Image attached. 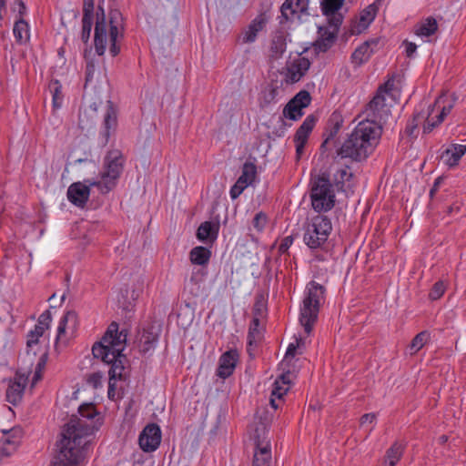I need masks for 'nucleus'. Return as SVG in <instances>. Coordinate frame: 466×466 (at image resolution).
<instances>
[{
	"instance_id": "obj_1",
	"label": "nucleus",
	"mask_w": 466,
	"mask_h": 466,
	"mask_svg": "<svg viewBox=\"0 0 466 466\" xmlns=\"http://www.w3.org/2000/svg\"><path fill=\"white\" fill-rule=\"evenodd\" d=\"M381 134L380 125L372 120H362L337 150V154L341 158H350L356 162L364 161L373 153Z\"/></svg>"
},
{
	"instance_id": "obj_2",
	"label": "nucleus",
	"mask_w": 466,
	"mask_h": 466,
	"mask_svg": "<svg viewBox=\"0 0 466 466\" xmlns=\"http://www.w3.org/2000/svg\"><path fill=\"white\" fill-rule=\"evenodd\" d=\"M325 287L314 280L307 284L299 314V322L304 328L305 335L294 337V341L289 344L287 350H301L316 347V345L312 343L309 334L317 322L320 304L325 298Z\"/></svg>"
},
{
	"instance_id": "obj_3",
	"label": "nucleus",
	"mask_w": 466,
	"mask_h": 466,
	"mask_svg": "<svg viewBox=\"0 0 466 466\" xmlns=\"http://www.w3.org/2000/svg\"><path fill=\"white\" fill-rule=\"evenodd\" d=\"M78 413L80 417L73 415L69 422L66 425V428L61 433V440L57 443L58 451L63 445V441L66 438L68 441L73 440L76 436H83L85 443L81 447V459L85 457L87 446L91 441V436L94 431L97 430V426L94 419L98 415L95 405L92 403L82 404L78 408Z\"/></svg>"
},
{
	"instance_id": "obj_4",
	"label": "nucleus",
	"mask_w": 466,
	"mask_h": 466,
	"mask_svg": "<svg viewBox=\"0 0 466 466\" xmlns=\"http://www.w3.org/2000/svg\"><path fill=\"white\" fill-rule=\"evenodd\" d=\"M125 157L118 149H112L107 152L104 158V171L101 173V180L90 182L102 194H107L113 190L124 170Z\"/></svg>"
},
{
	"instance_id": "obj_5",
	"label": "nucleus",
	"mask_w": 466,
	"mask_h": 466,
	"mask_svg": "<svg viewBox=\"0 0 466 466\" xmlns=\"http://www.w3.org/2000/svg\"><path fill=\"white\" fill-rule=\"evenodd\" d=\"M310 199L313 209L319 213L333 208L335 194L329 174L321 173L311 180Z\"/></svg>"
},
{
	"instance_id": "obj_6",
	"label": "nucleus",
	"mask_w": 466,
	"mask_h": 466,
	"mask_svg": "<svg viewBox=\"0 0 466 466\" xmlns=\"http://www.w3.org/2000/svg\"><path fill=\"white\" fill-rule=\"evenodd\" d=\"M332 224L327 216L317 215L304 227L303 240L311 249L321 248L328 240Z\"/></svg>"
},
{
	"instance_id": "obj_7",
	"label": "nucleus",
	"mask_w": 466,
	"mask_h": 466,
	"mask_svg": "<svg viewBox=\"0 0 466 466\" xmlns=\"http://www.w3.org/2000/svg\"><path fill=\"white\" fill-rule=\"evenodd\" d=\"M85 443L83 436H76L71 441L65 439L51 466H77L82 461L81 447Z\"/></svg>"
},
{
	"instance_id": "obj_8",
	"label": "nucleus",
	"mask_w": 466,
	"mask_h": 466,
	"mask_svg": "<svg viewBox=\"0 0 466 466\" xmlns=\"http://www.w3.org/2000/svg\"><path fill=\"white\" fill-rule=\"evenodd\" d=\"M252 438L255 444L252 466H271L272 457L268 431L263 423L255 429Z\"/></svg>"
},
{
	"instance_id": "obj_9",
	"label": "nucleus",
	"mask_w": 466,
	"mask_h": 466,
	"mask_svg": "<svg viewBox=\"0 0 466 466\" xmlns=\"http://www.w3.org/2000/svg\"><path fill=\"white\" fill-rule=\"evenodd\" d=\"M162 345V326L150 322L142 329H137L133 346L138 350H154Z\"/></svg>"
},
{
	"instance_id": "obj_10",
	"label": "nucleus",
	"mask_w": 466,
	"mask_h": 466,
	"mask_svg": "<svg viewBox=\"0 0 466 466\" xmlns=\"http://www.w3.org/2000/svg\"><path fill=\"white\" fill-rule=\"evenodd\" d=\"M78 327L77 314L68 310L60 319L55 340L56 350L72 346Z\"/></svg>"
},
{
	"instance_id": "obj_11",
	"label": "nucleus",
	"mask_w": 466,
	"mask_h": 466,
	"mask_svg": "<svg viewBox=\"0 0 466 466\" xmlns=\"http://www.w3.org/2000/svg\"><path fill=\"white\" fill-rule=\"evenodd\" d=\"M127 340V330L122 329L119 330V325L116 321H112L100 340L96 341L91 350H116V347H122L121 350H125Z\"/></svg>"
},
{
	"instance_id": "obj_12",
	"label": "nucleus",
	"mask_w": 466,
	"mask_h": 466,
	"mask_svg": "<svg viewBox=\"0 0 466 466\" xmlns=\"http://www.w3.org/2000/svg\"><path fill=\"white\" fill-rule=\"evenodd\" d=\"M95 358L101 357L103 361L110 364L109 374V388L113 389L114 383L112 380H122L124 377L125 364L127 360L123 351H92Z\"/></svg>"
},
{
	"instance_id": "obj_13",
	"label": "nucleus",
	"mask_w": 466,
	"mask_h": 466,
	"mask_svg": "<svg viewBox=\"0 0 466 466\" xmlns=\"http://www.w3.org/2000/svg\"><path fill=\"white\" fill-rule=\"evenodd\" d=\"M385 100V96L377 91L373 98L366 106V120L375 121V123H378L382 127V123L386 122L390 113V109L386 107Z\"/></svg>"
},
{
	"instance_id": "obj_14",
	"label": "nucleus",
	"mask_w": 466,
	"mask_h": 466,
	"mask_svg": "<svg viewBox=\"0 0 466 466\" xmlns=\"http://www.w3.org/2000/svg\"><path fill=\"white\" fill-rule=\"evenodd\" d=\"M94 43L96 54L103 56L107 43V25L104 8L100 5L96 11Z\"/></svg>"
},
{
	"instance_id": "obj_15",
	"label": "nucleus",
	"mask_w": 466,
	"mask_h": 466,
	"mask_svg": "<svg viewBox=\"0 0 466 466\" xmlns=\"http://www.w3.org/2000/svg\"><path fill=\"white\" fill-rule=\"evenodd\" d=\"M161 441V431L157 424L150 423L141 431L138 443L140 448L146 452L156 451Z\"/></svg>"
},
{
	"instance_id": "obj_16",
	"label": "nucleus",
	"mask_w": 466,
	"mask_h": 466,
	"mask_svg": "<svg viewBox=\"0 0 466 466\" xmlns=\"http://www.w3.org/2000/svg\"><path fill=\"white\" fill-rule=\"evenodd\" d=\"M122 16L119 11L113 10L109 13V52L112 56H116L120 53V46L117 45L118 37H122Z\"/></svg>"
},
{
	"instance_id": "obj_17",
	"label": "nucleus",
	"mask_w": 466,
	"mask_h": 466,
	"mask_svg": "<svg viewBox=\"0 0 466 466\" xmlns=\"http://www.w3.org/2000/svg\"><path fill=\"white\" fill-rule=\"evenodd\" d=\"M309 0H286L280 7V24L292 21L295 15H309Z\"/></svg>"
},
{
	"instance_id": "obj_18",
	"label": "nucleus",
	"mask_w": 466,
	"mask_h": 466,
	"mask_svg": "<svg viewBox=\"0 0 466 466\" xmlns=\"http://www.w3.org/2000/svg\"><path fill=\"white\" fill-rule=\"evenodd\" d=\"M86 183H88V185L81 183V182H75L71 184L67 189V198L68 200L75 206L78 208H84L86 204V202L89 199L90 196V182H93L92 180H85Z\"/></svg>"
},
{
	"instance_id": "obj_19",
	"label": "nucleus",
	"mask_w": 466,
	"mask_h": 466,
	"mask_svg": "<svg viewBox=\"0 0 466 466\" xmlns=\"http://www.w3.org/2000/svg\"><path fill=\"white\" fill-rule=\"evenodd\" d=\"M28 378L22 373L16 371L14 380H11L6 390V400L9 403L16 405L21 401Z\"/></svg>"
},
{
	"instance_id": "obj_20",
	"label": "nucleus",
	"mask_w": 466,
	"mask_h": 466,
	"mask_svg": "<svg viewBox=\"0 0 466 466\" xmlns=\"http://www.w3.org/2000/svg\"><path fill=\"white\" fill-rule=\"evenodd\" d=\"M343 124V117L338 112H333L329 117L323 133L324 141L320 145V150L327 151L330 149V143L338 135Z\"/></svg>"
},
{
	"instance_id": "obj_21",
	"label": "nucleus",
	"mask_w": 466,
	"mask_h": 466,
	"mask_svg": "<svg viewBox=\"0 0 466 466\" xmlns=\"http://www.w3.org/2000/svg\"><path fill=\"white\" fill-rule=\"evenodd\" d=\"M310 61L304 56H299L287 65L286 81L290 84L299 82L309 71Z\"/></svg>"
},
{
	"instance_id": "obj_22",
	"label": "nucleus",
	"mask_w": 466,
	"mask_h": 466,
	"mask_svg": "<svg viewBox=\"0 0 466 466\" xmlns=\"http://www.w3.org/2000/svg\"><path fill=\"white\" fill-rule=\"evenodd\" d=\"M220 228L219 216L217 215L209 221H205L197 229V238L204 243L213 244L218 237Z\"/></svg>"
},
{
	"instance_id": "obj_23",
	"label": "nucleus",
	"mask_w": 466,
	"mask_h": 466,
	"mask_svg": "<svg viewBox=\"0 0 466 466\" xmlns=\"http://www.w3.org/2000/svg\"><path fill=\"white\" fill-rule=\"evenodd\" d=\"M52 320L51 312L47 309L44 311L38 318L37 324L34 329L30 330L26 337V346L28 348L35 345L39 338L42 337L46 329H49Z\"/></svg>"
},
{
	"instance_id": "obj_24",
	"label": "nucleus",
	"mask_w": 466,
	"mask_h": 466,
	"mask_svg": "<svg viewBox=\"0 0 466 466\" xmlns=\"http://www.w3.org/2000/svg\"><path fill=\"white\" fill-rule=\"evenodd\" d=\"M239 356L238 351H224L218 360L216 371L218 377L227 379L231 376L236 369Z\"/></svg>"
},
{
	"instance_id": "obj_25",
	"label": "nucleus",
	"mask_w": 466,
	"mask_h": 466,
	"mask_svg": "<svg viewBox=\"0 0 466 466\" xmlns=\"http://www.w3.org/2000/svg\"><path fill=\"white\" fill-rule=\"evenodd\" d=\"M299 351H286L285 356L279 363L281 374L288 375V378L293 380L299 371L303 360L298 356Z\"/></svg>"
},
{
	"instance_id": "obj_26",
	"label": "nucleus",
	"mask_w": 466,
	"mask_h": 466,
	"mask_svg": "<svg viewBox=\"0 0 466 466\" xmlns=\"http://www.w3.org/2000/svg\"><path fill=\"white\" fill-rule=\"evenodd\" d=\"M20 430L3 431L4 437L0 440V457H9L17 449L20 442Z\"/></svg>"
},
{
	"instance_id": "obj_27",
	"label": "nucleus",
	"mask_w": 466,
	"mask_h": 466,
	"mask_svg": "<svg viewBox=\"0 0 466 466\" xmlns=\"http://www.w3.org/2000/svg\"><path fill=\"white\" fill-rule=\"evenodd\" d=\"M292 383V380L288 378V375L280 374L277 377L276 380L272 384L271 395H270V405L273 409L279 408L277 400H281L282 398L289 390Z\"/></svg>"
},
{
	"instance_id": "obj_28",
	"label": "nucleus",
	"mask_w": 466,
	"mask_h": 466,
	"mask_svg": "<svg viewBox=\"0 0 466 466\" xmlns=\"http://www.w3.org/2000/svg\"><path fill=\"white\" fill-rule=\"evenodd\" d=\"M95 0H83V17L81 39L87 43L90 38L94 19Z\"/></svg>"
},
{
	"instance_id": "obj_29",
	"label": "nucleus",
	"mask_w": 466,
	"mask_h": 466,
	"mask_svg": "<svg viewBox=\"0 0 466 466\" xmlns=\"http://www.w3.org/2000/svg\"><path fill=\"white\" fill-rule=\"evenodd\" d=\"M383 2L384 0H375L360 12L357 33H360L362 30H365L370 26V25L374 21Z\"/></svg>"
},
{
	"instance_id": "obj_30",
	"label": "nucleus",
	"mask_w": 466,
	"mask_h": 466,
	"mask_svg": "<svg viewBox=\"0 0 466 466\" xmlns=\"http://www.w3.org/2000/svg\"><path fill=\"white\" fill-rule=\"evenodd\" d=\"M117 127V115L116 109L114 106L112 101H106V109L104 115L103 120V132L102 135L105 139V143H107L111 132H115Z\"/></svg>"
},
{
	"instance_id": "obj_31",
	"label": "nucleus",
	"mask_w": 466,
	"mask_h": 466,
	"mask_svg": "<svg viewBox=\"0 0 466 466\" xmlns=\"http://www.w3.org/2000/svg\"><path fill=\"white\" fill-rule=\"evenodd\" d=\"M288 34L284 30H277L273 33L270 40L269 56L278 60L282 57L287 49Z\"/></svg>"
},
{
	"instance_id": "obj_32",
	"label": "nucleus",
	"mask_w": 466,
	"mask_h": 466,
	"mask_svg": "<svg viewBox=\"0 0 466 466\" xmlns=\"http://www.w3.org/2000/svg\"><path fill=\"white\" fill-rule=\"evenodd\" d=\"M303 107H300V106L296 105L295 103L291 102L290 100L287 103V105L284 106L282 111L283 117H280V127L279 132L277 133L279 137L284 136V133L286 131L287 123L284 121L283 118H287L292 121H298L299 120L303 115Z\"/></svg>"
},
{
	"instance_id": "obj_33",
	"label": "nucleus",
	"mask_w": 466,
	"mask_h": 466,
	"mask_svg": "<svg viewBox=\"0 0 466 466\" xmlns=\"http://www.w3.org/2000/svg\"><path fill=\"white\" fill-rule=\"evenodd\" d=\"M97 119V106L96 103H93L87 108L80 110L78 126L83 131H89L95 127Z\"/></svg>"
},
{
	"instance_id": "obj_34",
	"label": "nucleus",
	"mask_w": 466,
	"mask_h": 466,
	"mask_svg": "<svg viewBox=\"0 0 466 466\" xmlns=\"http://www.w3.org/2000/svg\"><path fill=\"white\" fill-rule=\"evenodd\" d=\"M317 116L313 114L309 115L303 123L299 126L294 135V142H300L306 144L308 142V138L312 132L316 123Z\"/></svg>"
},
{
	"instance_id": "obj_35",
	"label": "nucleus",
	"mask_w": 466,
	"mask_h": 466,
	"mask_svg": "<svg viewBox=\"0 0 466 466\" xmlns=\"http://www.w3.org/2000/svg\"><path fill=\"white\" fill-rule=\"evenodd\" d=\"M317 116L313 114L309 115L303 123L299 126L294 135V142H300L306 144L308 142V138L312 132L316 123Z\"/></svg>"
},
{
	"instance_id": "obj_36",
	"label": "nucleus",
	"mask_w": 466,
	"mask_h": 466,
	"mask_svg": "<svg viewBox=\"0 0 466 466\" xmlns=\"http://www.w3.org/2000/svg\"><path fill=\"white\" fill-rule=\"evenodd\" d=\"M466 153V146L452 144L451 148L445 149L441 154V158L449 167H452L459 164L461 157Z\"/></svg>"
},
{
	"instance_id": "obj_37",
	"label": "nucleus",
	"mask_w": 466,
	"mask_h": 466,
	"mask_svg": "<svg viewBox=\"0 0 466 466\" xmlns=\"http://www.w3.org/2000/svg\"><path fill=\"white\" fill-rule=\"evenodd\" d=\"M319 39L316 41L315 46L320 51L326 52L331 47L337 38L338 32L335 30L330 31L328 27H319Z\"/></svg>"
},
{
	"instance_id": "obj_38",
	"label": "nucleus",
	"mask_w": 466,
	"mask_h": 466,
	"mask_svg": "<svg viewBox=\"0 0 466 466\" xmlns=\"http://www.w3.org/2000/svg\"><path fill=\"white\" fill-rule=\"evenodd\" d=\"M266 23L267 19L262 15H258L255 19H253L244 33L243 42H254L257 38L258 33L263 30Z\"/></svg>"
},
{
	"instance_id": "obj_39",
	"label": "nucleus",
	"mask_w": 466,
	"mask_h": 466,
	"mask_svg": "<svg viewBox=\"0 0 466 466\" xmlns=\"http://www.w3.org/2000/svg\"><path fill=\"white\" fill-rule=\"evenodd\" d=\"M438 30L437 20L433 16H429L414 26V33L419 36H431Z\"/></svg>"
},
{
	"instance_id": "obj_40",
	"label": "nucleus",
	"mask_w": 466,
	"mask_h": 466,
	"mask_svg": "<svg viewBox=\"0 0 466 466\" xmlns=\"http://www.w3.org/2000/svg\"><path fill=\"white\" fill-rule=\"evenodd\" d=\"M211 250L203 246L193 248L189 252V258L192 264L205 266L209 262Z\"/></svg>"
},
{
	"instance_id": "obj_41",
	"label": "nucleus",
	"mask_w": 466,
	"mask_h": 466,
	"mask_svg": "<svg viewBox=\"0 0 466 466\" xmlns=\"http://www.w3.org/2000/svg\"><path fill=\"white\" fill-rule=\"evenodd\" d=\"M13 34L16 43L22 45L29 40V25L24 17H19L15 20Z\"/></svg>"
},
{
	"instance_id": "obj_42",
	"label": "nucleus",
	"mask_w": 466,
	"mask_h": 466,
	"mask_svg": "<svg viewBox=\"0 0 466 466\" xmlns=\"http://www.w3.org/2000/svg\"><path fill=\"white\" fill-rule=\"evenodd\" d=\"M36 360V351H23L19 354L18 360L20 366L16 371H22L25 377H29L33 370L34 363Z\"/></svg>"
},
{
	"instance_id": "obj_43",
	"label": "nucleus",
	"mask_w": 466,
	"mask_h": 466,
	"mask_svg": "<svg viewBox=\"0 0 466 466\" xmlns=\"http://www.w3.org/2000/svg\"><path fill=\"white\" fill-rule=\"evenodd\" d=\"M404 445L399 441H395L386 451L385 463L386 466H395L402 457Z\"/></svg>"
},
{
	"instance_id": "obj_44",
	"label": "nucleus",
	"mask_w": 466,
	"mask_h": 466,
	"mask_svg": "<svg viewBox=\"0 0 466 466\" xmlns=\"http://www.w3.org/2000/svg\"><path fill=\"white\" fill-rule=\"evenodd\" d=\"M373 53L374 48H369V43H363L352 53V63L356 66H361L370 59Z\"/></svg>"
},
{
	"instance_id": "obj_45",
	"label": "nucleus",
	"mask_w": 466,
	"mask_h": 466,
	"mask_svg": "<svg viewBox=\"0 0 466 466\" xmlns=\"http://www.w3.org/2000/svg\"><path fill=\"white\" fill-rule=\"evenodd\" d=\"M49 90L52 95V104L55 110L59 109L63 104L64 96L62 94L61 83L54 79L49 83Z\"/></svg>"
},
{
	"instance_id": "obj_46",
	"label": "nucleus",
	"mask_w": 466,
	"mask_h": 466,
	"mask_svg": "<svg viewBox=\"0 0 466 466\" xmlns=\"http://www.w3.org/2000/svg\"><path fill=\"white\" fill-rule=\"evenodd\" d=\"M257 176V166L253 162L247 161L243 164L242 173L238 179L240 182H244L246 185L249 186L254 181Z\"/></svg>"
},
{
	"instance_id": "obj_47",
	"label": "nucleus",
	"mask_w": 466,
	"mask_h": 466,
	"mask_svg": "<svg viewBox=\"0 0 466 466\" xmlns=\"http://www.w3.org/2000/svg\"><path fill=\"white\" fill-rule=\"evenodd\" d=\"M267 298L263 293H257L253 305V316L264 318L267 313Z\"/></svg>"
},
{
	"instance_id": "obj_48",
	"label": "nucleus",
	"mask_w": 466,
	"mask_h": 466,
	"mask_svg": "<svg viewBox=\"0 0 466 466\" xmlns=\"http://www.w3.org/2000/svg\"><path fill=\"white\" fill-rule=\"evenodd\" d=\"M353 177L352 173L348 172L346 168L339 169L333 177V184L337 190H344L346 181H349Z\"/></svg>"
},
{
	"instance_id": "obj_49",
	"label": "nucleus",
	"mask_w": 466,
	"mask_h": 466,
	"mask_svg": "<svg viewBox=\"0 0 466 466\" xmlns=\"http://www.w3.org/2000/svg\"><path fill=\"white\" fill-rule=\"evenodd\" d=\"M345 0H322L320 3L321 11L324 15L339 12Z\"/></svg>"
},
{
	"instance_id": "obj_50",
	"label": "nucleus",
	"mask_w": 466,
	"mask_h": 466,
	"mask_svg": "<svg viewBox=\"0 0 466 466\" xmlns=\"http://www.w3.org/2000/svg\"><path fill=\"white\" fill-rule=\"evenodd\" d=\"M425 119V114L419 112L413 115V117L410 121L408 122L405 132L409 137H416L417 135L415 131L418 128L419 124Z\"/></svg>"
},
{
	"instance_id": "obj_51",
	"label": "nucleus",
	"mask_w": 466,
	"mask_h": 466,
	"mask_svg": "<svg viewBox=\"0 0 466 466\" xmlns=\"http://www.w3.org/2000/svg\"><path fill=\"white\" fill-rule=\"evenodd\" d=\"M47 360H48V354L46 351L39 357L38 361L35 366V374H34V377L32 380V383H31L32 387H34L42 379V371L46 367Z\"/></svg>"
},
{
	"instance_id": "obj_52",
	"label": "nucleus",
	"mask_w": 466,
	"mask_h": 466,
	"mask_svg": "<svg viewBox=\"0 0 466 466\" xmlns=\"http://www.w3.org/2000/svg\"><path fill=\"white\" fill-rule=\"evenodd\" d=\"M290 101L295 103L298 106H300V107L306 108L311 103V96H310L309 92H308L307 90H301L299 93H297L290 99Z\"/></svg>"
},
{
	"instance_id": "obj_53",
	"label": "nucleus",
	"mask_w": 466,
	"mask_h": 466,
	"mask_svg": "<svg viewBox=\"0 0 466 466\" xmlns=\"http://www.w3.org/2000/svg\"><path fill=\"white\" fill-rule=\"evenodd\" d=\"M290 101L295 103L298 106H300V107L306 108L311 103V96H310L309 92H308L307 90H301L299 93H297L290 99Z\"/></svg>"
},
{
	"instance_id": "obj_54",
	"label": "nucleus",
	"mask_w": 466,
	"mask_h": 466,
	"mask_svg": "<svg viewBox=\"0 0 466 466\" xmlns=\"http://www.w3.org/2000/svg\"><path fill=\"white\" fill-rule=\"evenodd\" d=\"M429 339V332L426 330L421 331L412 339L409 346L410 347L411 350H421L426 345Z\"/></svg>"
},
{
	"instance_id": "obj_55",
	"label": "nucleus",
	"mask_w": 466,
	"mask_h": 466,
	"mask_svg": "<svg viewBox=\"0 0 466 466\" xmlns=\"http://www.w3.org/2000/svg\"><path fill=\"white\" fill-rule=\"evenodd\" d=\"M263 334L261 329L248 330V345L249 347H260V341Z\"/></svg>"
},
{
	"instance_id": "obj_56",
	"label": "nucleus",
	"mask_w": 466,
	"mask_h": 466,
	"mask_svg": "<svg viewBox=\"0 0 466 466\" xmlns=\"http://www.w3.org/2000/svg\"><path fill=\"white\" fill-rule=\"evenodd\" d=\"M267 222H268L267 215L264 212L260 211L255 215V217L252 220V225L258 232H262L263 229L265 228Z\"/></svg>"
},
{
	"instance_id": "obj_57",
	"label": "nucleus",
	"mask_w": 466,
	"mask_h": 466,
	"mask_svg": "<svg viewBox=\"0 0 466 466\" xmlns=\"http://www.w3.org/2000/svg\"><path fill=\"white\" fill-rule=\"evenodd\" d=\"M328 17V23L330 27L339 33V27L343 22V15L338 12L326 15Z\"/></svg>"
},
{
	"instance_id": "obj_58",
	"label": "nucleus",
	"mask_w": 466,
	"mask_h": 466,
	"mask_svg": "<svg viewBox=\"0 0 466 466\" xmlns=\"http://www.w3.org/2000/svg\"><path fill=\"white\" fill-rule=\"evenodd\" d=\"M445 291V285L442 281H437L430 291L429 297L432 300L439 299Z\"/></svg>"
},
{
	"instance_id": "obj_59",
	"label": "nucleus",
	"mask_w": 466,
	"mask_h": 466,
	"mask_svg": "<svg viewBox=\"0 0 466 466\" xmlns=\"http://www.w3.org/2000/svg\"><path fill=\"white\" fill-rule=\"evenodd\" d=\"M248 187V185H246L244 182H240V180L238 178V180L236 181V183L231 187L230 188V197L232 199H236L238 198L241 194L242 192L244 191V189Z\"/></svg>"
},
{
	"instance_id": "obj_60",
	"label": "nucleus",
	"mask_w": 466,
	"mask_h": 466,
	"mask_svg": "<svg viewBox=\"0 0 466 466\" xmlns=\"http://www.w3.org/2000/svg\"><path fill=\"white\" fill-rule=\"evenodd\" d=\"M279 95L278 86H271L264 92L263 101L266 105H269L274 102L277 96Z\"/></svg>"
},
{
	"instance_id": "obj_61",
	"label": "nucleus",
	"mask_w": 466,
	"mask_h": 466,
	"mask_svg": "<svg viewBox=\"0 0 466 466\" xmlns=\"http://www.w3.org/2000/svg\"><path fill=\"white\" fill-rule=\"evenodd\" d=\"M12 10L17 12L19 17H24L26 15V5L24 0H15Z\"/></svg>"
},
{
	"instance_id": "obj_62",
	"label": "nucleus",
	"mask_w": 466,
	"mask_h": 466,
	"mask_svg": "<svg viewBox=\"0 0 466 466\" xmlns=\"http://www.w3.org/2000/svg\"><path fill=\"white\" fill-rule=\"evenodd\" d=\"M102 375L100 372L89 374L86 377V383L92 385L94 388H98L101 385Z\"/></svg>"
},
{
	"instance_id": "obj_63",
	"label": "nucleus",
	"mask_w": 466,
	"mask_h": 466,
	"mask_svg": "<svg viewBox=\"0 0 466 466\" xmlns=\"http://www.w3.org/2000/svg\"><path fill=\"white\" fill-rule=\"evenodd\" d=\"M293 237L292 236H288L286 238H284L279 247V252L280 254H286L288 253L289 251V247L292 245L293 243Z\"/></svg>"
},
{
	"instance_id": "obj_64",
	"label": "nucleus",
	"mask_w": 466,
	"mask_h": 466,
	"mask_svg": "<svg viewBox=\"0 0 466 466\" xmlns=\"http://www.w3.org/2000/svg\"><path fill=\"white\" fill-rule=\"evenodd\" d=\"M394 87V78L393 76L389 78L384 84L380 85L377 91L382 93L383 96L390 93Z\"/></svg>"
}]
</instances>
